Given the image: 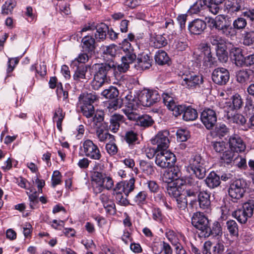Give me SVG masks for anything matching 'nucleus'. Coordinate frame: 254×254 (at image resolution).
<instances>
[{
	"label": "nucleus",
	"instance_id": "4468645a",
	"mask_svg": "<svg viewBox=\"0 0 254 254\" xmlns=\"http://www.w3.org/2000/svg\"><path fill=\"white\" fill-rule=\"evenodd\" d=\"M230 78L229 71L223 67H218L215 69L212 73L213 81L219 85H225Z\"/></svg>",
	"mask_w": 254,
	"mask_h": 254
},
{
	"label": "nucleus",
	"instance_id": "0e129e2a",
	"mask_svg": "<svg viewBox=\"0 0 254 254\" xmlns=\"http://www.w3.org/2000/svg\"><path fill=\"white\" fill-rule=\"evenodd\" d=\"M177 139L180 141H186L190 137L189 132L185 129H179L177 132Z\"/></svg>",
	"mask_w": 254,
	"mask_h": 254
},
{
	"label": "nucleus",
	"instance_id": "774afa93",
	"mask_svg": "<svg viewBox=\"0 0 254 254\" xmlns=\"http://www.w3.org/2000/svg\"><path fill=\"white\" fill-rule=\"evenodd\" d=\"M184 194L176 199L177 203V207L180 210H185L187 207V201Z\"/></svg>",
	"mask_w": 254,
	"mask_h": 254
},
{
	"label": "nucleus",
	"instance_id": "2f4dec72",
	"mask_svg": "<svg viewBox=\"0 0 254 254\" xmlns=\"http://www.w3.org/2000/svg\"><path fill=\"white\" fill-rule=\"evenodd\" d=\"M220 177L215 172H211L206 179L205 182L206 185L211 189H214L219 186L220 184Z\"/></svg>",
	"mask_w": 254,
	"mask_h": 254
},
{
	"label": "nucleus",
	"instance_id": "338daca9",
	"mask_svg": "<svg viewBox=\"0 0 254 254\" xmlns=\"http://www.w3.org/2000/svg\"><path fill=\"white\" fill-rule=\"evenodd\" d=\"M14 6L15 4L12 1H6L2 6V13L5 14L10 13Z\"/></svg>",
	"mask_w": 254,
	"mask_h": 254
},
{
	"label": "nucleus",
	"instance_id": "7c9ffc66",
	"mask_svg": "<svg viewBox=\"0 0 254 254\" xmlns=\"http://www.w3.org/2000/svg\"><path fill=\"white\" fill-rule=\"evenodd\" d=\"M124 122L125 118L123 116L116 114L113 115L110 119V129L114 132H117L120 127V124Z\"/></svg>",
	"mask_w": 254,
	"mask_h": 254
},
{
	"label": "nucleus",
	"instance_id": "f257e3e1",
	"mask_svg": "<svg viewBox=\"0 0 254 254\" xmlns=\"http://www.w3.org/2000/svg\"><path fill=\"white\" fill-rule=\"evenodd\" d=\"M105 161L96 163V193L101 192L104 189L110 190L113 187L112 179L106 174L104 170Z\"/></svg>",
	"mask_w": 254,
	"mask_h": 254
},
{
	"label": "nucleus",
	"instance_id": "1a4fd4ad",
	"mask_svg": "<svg viewBox=\"0 0 254 254\" xmlns=\"http://www.w3.org/2000/svg\"><path fill=\"white\" fill-rule=\"evenodd\" d=\"M125 107L122 110L128 119L134 121L138 118L137 110L136 108L137 101L131 95H127L125 99Z\"/></svg>",
	"mask_w": 254,
	"mask_h": 254
},
{
	"label": "nucleus",
	"instance_id": "a878e982",
	"mask_svg": "<svg viewBox=\"0 0 254 254\" xmlns=\"http://www.w3.org/2000/svg\"><path fill=\"white\" fill-rule=\"evenodd\" d=\"M107 127V126L105 123H102V126L98 127L101 129L100 131H97L98 137L100 141L104 142L109 140L110 142H113L115 140L114 137L106 130Z\"/></svg>",
	"mask_w": 254,
	"mask_h": 254
},
{
	"label": "nucleus",
	"instance_id": "a19ab883",
	"mask_svg": "<svg viewBox=\"0 0 254 254\" xmlns=\"http://www.w3.org/2000/svg\"><path fill=\"white\" fill-rule=\"evenodd\" d=\"M101 95L107 99L113 100L118 97L119 91L117 88L111 86L102 91Z\"/></svg>",
	"mask_w": 254,
	"mask_h": 254
},
{
	"label": "nucleus",
	"instance_id": "e433bc0d",
	"mask_svg": "<svg viewBox=\"0 0 254 254\" xmlns=\"http://www.w3.org/2000/svg\"><path fill=\"white\" fill-rule=\"evenodd\" d=\"M154 59L155 62L161 65L169 64L170 61L167 53L162 50H159L156 53Z\"/></svg>",
	"mask_w": 254,
	"mask_h": 254
},
{
	"label": "nucleus",
	"instance_id": "423d86ee",
	"mask_svg": "<svg viewBox=\"0 0 254 254\" xmlns=\"http://www.w3.org/2000/svg\"><path fill=\"white\" fill-rule=\"evenodd\" d=\"M247 188V184L244 180H236L230 186L228 190L229 195L234 202H237L244 196Z\"/></svg>",
	"mask_w": 254,
	"mask_h": 254
},
{
	"label": "nucleus",
	"instance_id": "680f3d73",
	"mask_svg": "<svg viewBox=\"0 0 254 254\" xmlns=\"http://www.w3.org/2000/svg\"><path fill=\"white\" fill-rule=\"evenodd\" d=\"M62 177V175L59 171H54L51 179L53 188H55L57 185L61 184Z\"/></svg>",
	"mask_w": 254,
	"mask_h": 254
},
{
	"label": "nucleus",
	"instance_id": "cd10ccee",
	"mask_svg": "<svg viewBox=\"0 0 254 254\" xmlns=\"http://www.w3.org/2000/svg\"><path fill=\"white\" fill-rule=\"evenodd\" d=\"M237 153L231 149L227 148L220 156L221 162L227 165L233 163Z\"/></svg>",
	"mask_w": 254,
	"mask_h": 254
},
{
	"label": "nucleus",
	"instance_id": "6ab92c4d",
	"mask_svg": "<svg viewBox=\"0 0 254 254\" xmlns=\"http://www.w3.org/2000/svg\"><path fill=\"white\" fill-rule=\"evenodd\" d=\"M201 46L203 54V65L211 67L215 61V58L212 55L210 46L208 44H202Z\"/></svg>",
	"mask_w": 254,
	"mask_h": 254
},
{
	"label": "nucleus",
	"instance_id": "0eeeda50",
	"mask_svg": "<svg viewBox=\"0 0 254 254\" xmlns=\"http://www.w3.org/2000/svg\"><path fill=\"white\" fill-rule=\"evenodd\" d=\"M202 181L189 178L185 181V184L182 186L183 192L185 196L195 197L198 192L201 191Z\"/></svg>",
	"mask_w": 254,
	"mask_h": 254
},
{
	"label": "nucleus",
	"instance_id": "13d9d810",
	"mask_svg": "<svg viewBox=\"0 0 254 254\" xmlns=\"http://www.w3.org/2000/svg\"><path fill=\"white\" fill-rule=\"evenodd\" d=\"M215 132L219 137H224L228 134L229 129L224 124H219L215 127Z\"/></svg>",
	"mask_w": 254,
	"mask_h": 254
},
{
	"label": "nucleus",
	"instance_id": "412c9836",
	"mask_svg": "<svg viewBox=\"0 0 254 254\" xmlns=\"http://www.w3.org/2000/svg\"><path fill=\"white\" fill-rule=\"evenodd\" d=\"M137 67L142 70L149 68L152 63V58L150 54L142 53L138 55L137 58Z\"/></svg>",
	"mask_w": 254,
	"mask_h": 254
},
{
	"label": "nucleus",
	"instance_id": "4be33fe9",
	"mask_svg": "<svg viewBox=\"0 0 254 254\" xmlns=\"http://www.w3.org/2000/svg\"><path fill=\"white\" fill-rule=\"evenodd\" d=\"M230 55L232 60L235 61L238 66H241L245 62V58L242 54V49L238 47L232 48L230 52Z\"/></svg>",
	"mask_w": 254,
	"mask_h": 254
},
{
	"label": "nucleus",
	"instance_id": "72a5a7b5",
	"mask_svg": "<svg viewBox=\"0 0 254 254\" xmlns=\"http://www.w3.org/2000/svg\"><path fill=\"white\" fill-rule=\"evenodd\" d=\"M65 117V113L63 109L59 107L57 108L54 112L53 120L57 123V127L60 131L62 130V122Z\"/></svg>",
	"mask_w": 254,
	"mask_h": 254
},
{
	"label": "nucleus",
	"instance_id": "f03ea898",
	"mask_svg": "<svg viewBox=\"0 0 254 254\" xmlns=\"http://www.w3.org/2000/svg\"><path fill=\"white\" fill-rule=\"evenodd\" d=\"M95 101V95L90 93H83L78 97V105L83 115L87 118L93 117L94 114L93 104Z\"/></svg>",
	"mask_w": 254,
	"mask_h": 254
},
{
	"label": "nucleus",
	"instance_id": "de8ad7c7",
	"mask_svg": "<svg viewBox=\"0 0 254 254\" xmlns=\"http://www.w3.org/2000/svg\"><path fill=\"white\" fill-rule=\"evenodd\" d=\"M211 146L216 152L221 154L227 149L226 142L223 141H212L211 142Z\"/></svg>",
	"mask_w": 254,
	"mask_h": 254
},
{
	"label": "nucleus",
	"instance_id": "79ce46f5",
	"mask_svg": "<svg viewBox=\"0 0 254 254\" xmlns=\"http://www.w3.org/2000/svg\"><path fill=\"white\" fill-rule=\"evenodd\" d=\"M210 3V0H198L190 8V12L196 14L201 9H205L206 5Z\"/></svg>",
	"mask_w": 254,
	"mask_h": 254
},
{
	"label": "nucleus",
	"instance_id": "f3484780",
	"mask_svg": "<svg viewBox=\"0 0 254 254\" xmlns=\"http://www.w3.org/2000/svg\"><path fill=\"white\" fill-rule=\"evenodd\" d=\"M117 46L115 44L109 46H102L97 52L98 55H100L105 61H108L110 58L115 57L117 53Z\"/></svg>",
	"mask_w": 254,
	"mask_h": 254
},
{
	"label": "nucleus",
	"instance_id": "20e7f679",
	"mask_svg": "<svg viewBox=\"0 0 254 254\" xmlns=\"http://www.w3.org/2000/svg\"><path fill=\"white\" fill-rule=\"evenodd\" d=\"M189 168L199 179H203L206 175L204 160L199 155L192 156L189 161Z\"/></svg>",
	"mask_w": 254,
	"mask_h": 254
},
{
	"label": "nucleus",
	"instance_id": "b1692460",
	"mask_svg": "<svg viewBox=\"0 0 254 254\" xmlns=\"http://www.w3.org/2000/svg\"><path fill=\"white\" fill-rule=\"evenodd\" d=\"M99 201L107 213L110 214L115 213V204L109 198L107 195L105 193L101 194L99 197Z\"/></svg>",
	"mask_w": 254,
	"mask_h": 254
},
{
	"label": "nucleus",
	"instance_id": "aec40b11",
	"mask_svg": "<svg viewBox=\"0 0 254 254\" xmlns=\"http://www.w3.org/2000/svg\"><path fill=\"white\" fill-rule=\"evenodd\" d=\"M247 25V22L246 19L243 17H238L233 22V26L230 25L229 38L235 36L237 35V31L243 30Z\"/></svg>",
	"mask_w": 254,
	"mask_h": 254
},
{
	"label": "nucleus",
	"instance_id": "6e6552de",
	"mask_svg": "<svg viewBox=\"0 0 254 254\" xmlns=\"http://www.w3.org/2000/svg\"><path fill=\"white\" fill-rule=\"evenodd\" d=\"M160 99V95L156 90L144 89L138 96V100L143 106L150 107Z\"/></svg>",
	"mask_w": 254,
	"mask_h": 254
},
{
	"label": "nucleus",
	"instance_id": "f704fd0d",
	"mask_svg": "<svg viewBox=\"0 0 254 254\" xmlns=\"http://www.w3.org/2000/svg\"><path fill=\"white\" fill-rule=\"evenodd\" d=\"M83 147L85 155L91 158L94 159L95 156V145L92 141L89 139L85 140L83 143Z\"/></svg>",
	"mask_w": 254,
	"mask_h": 254
},
{
	"label": "nucleus",
	"instance_id": "ea45409f",
	"mask_svg": "<svg viewBox=\"0 0 254 254\" xmlns=\"http://www.w3.org/2000/svg\"><path fill=\"white\" fill-rule=\"evenodd\" d=\"M74 68H75V73L73 75V79L75 80L80 81L81 79H85L86 66L81 64L80 65L74 66Z\"/></svg>",
	"mask_w": 254,
	"mask_h": 254
},
{
	"label": "nucleus",
	"instance_id": "a211bd4d",
	"mask_svg": "<svg viewBox=\"0 0 254 254\" xmlns=\"http://www.w3.org/2000/svg\"><path fill=\"white\" fill-rule=\"evenodd\" d=\"M206 28V24L205 21L199 19L193 20L188 26V29L190 33L194 35H200Z\"/></svg>",
	"mask_w": 254,
	"mask_h": 254
},
{
	"label": "nucleus",
	"instance_id": "473e14b6",
	"mask_svg": "<svg viewBox=\"0 0 254 254\" xmlns=\"http://www.w3.org/2000/svg\"><path fill=\"white\" fill-rule=\"evenodd\" d=\"M208 42L213 46L217 47V48L223 46L225 43V40L220 35L211 33L207 37Z\"/></svg>",
	"mask_w": 254,
	"mask_h": 254
},
{
	"label": "nucleus",
	"instance_id": "c9c22d12",
	"mask_svg": "<svg viewBox=\"0 0 254 254\" xmlns=\"http://www.w3.org/2000/svg\"><path fill=\"white\" fill-rule=\"evenodd\" d=\"M197 118V112L190 106H186L183 112V119L186 121H193Z\"/></svg>",
	"mask_w": 254,
	"mask_h": 254
},
{
	"label": "nucleus",
	"instance_id": "2eb2a0df",
	"mask_svg": "<svg viewBox=\"0 0 254 254\" xmlns=\"http://www.w3.org/2000/svg\"><path fill=\"white\" fill-rule=\"evenodd\" d=\"M200 119L207 129H211L216 125L217 116L214 110L207 109L201 113Z\"/></svg>",
	"mask_w": 254,
	"mask_h": 254
},
{
	"label": "nucleus",
	"instance_id": "3c124183",
	"mask_svg": "<svg viewBox=\"0 0 254 254\" xmlns=\"http://www.w3.org/2000/svg\"><path fill=\"white\" fill-rule=\"evenodd\" d=\"M216 55L218 60L222 63H226L228 61V53L224 46L216 49Z\"/></svg>",
	"mask_w": 254,
	"mask_h": 254
},
{
	"label": "nucleus",
	"instance_id": "49530a36",
	"mask_svg": "<svg viewBox=\"0 0 254 254\" xmlns=\"http://www.w3.org/2000/svg\"><path fill=\"white\" fill-rule=\"evenodd\" d=\"M242 210L249 216L251 217L254 213V200L250 199L244 203Z\"/></svg>",
	"mask_w": 254,
	"mask_h": 254
},
{
	"label": "nucleus",
	"instance_id": "393cba45",
	"mask_svg": "<svg viewBox=\"0 0 254 254\" xmlns=\"http://www.w3.org/2000/svg\"><path fill=\"white\" fill-rule=\"evenodd\" d=\"M208 230L205 231V233L203 234L204 238H208L210 236L213 237L220 236L222 234V229L220 224L217 221H215L210 227V225L208 227Z\"/></svg>",
	"mask_w": 254,
	"mask_h": 254
},
{
	"label": "nucleus",
	"instance_id": "6e6d98bb",
	"mask_svg": "<svg viewBox=\"0 0 254 254\" xmlns=\"http://www.w3.org/2000/svg\"><path fill=\"white\" fill-rule=\"evenodd\" d=\"M236 155V157L232 165L236 166L241 169H246L247 168L246 159L239 156L238 153Z\"/></svg>",
	"mask_w": 254,
	"mask_h": 254
},
{
	"label": "nucleus",
	"instance_id": "4d7b16f0",
	"mask_svg": "<svg viewBox=\"0 0 254 254\" xmlns=\"http://www.w3.org/2000/svg\"><path fill=\"white\" fill-rule=\"evenodd\" d=\"M88 57L86 54H80L78 57L72 61L71 63V66L74 68V66L80 65L83 64L88 61Z\"/></svg>",
	"mask_w": 254,
	"mask_h": 254
},
{
	"label": "nucleus",
	"instance_id": "9d476101",
	"mask_svg": "<svg viewBox=\"0 0 254 254\" xmlns=\"http://www.w3.org/2000/svg\"><path fill=\"white\" fill-rule=\"evenodd\" d=\"M207 22L209 23L210 26L215 28L222 35L229 38L230 24L226 22L224 17L218 15L215 19L209 18Z\"/></svg>",
	"mask_w": 254,
	"mask_h": 254
},
{
	"label": "nucleus",
	"instance_id": "e2e57ef3",
	"mask_svg": "<svg viewBox=\"0 0 254 254\" xmlns=\"http://www.w3.org/2000/svg\"><path fill=\"white\" fill-rule=\"evenodd\" d=\"M173 112V114L176 117L181 115L183 113L185 109V105H176L174 104L168 108Z\"/></svg>",
	"mask_w": 254,
	"mask_h": 254
},
{
	"label": "nucleus",
	"instance_id": "5701e85b",
	"mask_svg": "<svg viewBox=\"0 0 254 254\" xmlns=\"http://www.w3.org/2000/svg\"><path fill=\"white\" fill-rule=\"evenodd\" d=\"M210 193L206 190H202L198 194L197 199L199 205L202 209H208L210 205Z\"/></svg>",
	"mask_w": 254,
	"mask_h": 254
},
{
	"label": "nucleus",
	"instance_id": "9b49d317",
	"mask_svg": "<svg viewBox=\"0 0 254 254\" xmlns=\"http://www.w3.org/2000/svg\"><path fill=\"white\" fill-rule=\"evenodd\" d=\"M191 223L196 229L200 231V237H203V234L208 230L209 222L208 218L203 213L196 212L194 213L191 218Z\"/></svg>",
	"mask_w": 254,
	"mask_h": 254
},
{
	"label": "nucleus",
	"instance_id": "f8f14e48",
	"mask_svg": "<svg viewBox=\"0 0 254 254\" xmlns=\"http://www.w3.org/2000/svg\"><path fill=\"white\" fill-rule=\"evenodd\" d=\"M169 132L168 130L159 131L153 138L151 139V143L157 145L158 151L166 150L169 147L170 140L168 136Z\"/></svg>",
	"mask_w": 254,
	"mask_h": 254
},
{
	"label": "nucleus",
	"instance_id": "7ed1b4c3",
	"mask_svg": "<svg viewBox=\"0 0 254 254\" xmlns=\"http://www.w3.org/2000/svg\"><path fill=\"white\" fill-rule=\"evenodd\" d=\"M123 44V49L125 55L122 58V64L116 66L117 69L121 72H126L129 67V64L137 59L136 54L131 47L130 44L125 41Z\"/></svg>",
	"mask_w": 254,
	"mask_h": 254
},
{
	"label": "nucleus",
	"instance_id": "bb28decb",
	"mask_svg": "<svg viewBox=\"0 0 254 254\" xmlns=\"http://www.w3.org/2000/svg\"><path fill=\"white\" fill-rule=\"evenodd\" d=\"M203 82L202 75H194L190 78H186L184 79L182 84L187 85L189 88H194L200 85Z\"/></svg>",
	"mask_w": 254,
	"mask_h": 254
},
{
	"label": "nucleus",
	"instance_id": "09e8293b",
	"mask_svg": "<svg viewBox=\"0 0 254 254\" xmlns=\"http://www.w3.org/2000/svg\"><path fill=\"white\" fill-rule=\"evenodd\" d=\"M182 189L183 187L168 186L167 188V192L170 196L175 197L176 199L183 194L181 193Z\"/></svg>",
	"mask_w": 254,
	"mask_h": 254
},
{
	"label": "nucleus",
	"instance_id": "37998d69",
	"mask_svg": "<svg viewBox=\"0 0 254 254\" xmlns=\"http://www.w3.org/2000/svg\"><path fill=\"white\" fill-rule=\"evenodd\" d=\"M232 216L240 223L245 224L250 218L242 209H238L232 213Z\"/></svg>",
	"mask_w": 254,
	"mask_h": 254
},
{
	"label": "nucleus",
	"instance_id": "c756f323",
	"mask_svg": "<svg viewBox=\"0 0 254 254\" xmlns=\"http://www.w3.org/2000/svg\"><path fill=\"white\" fill-rule=\"evenodd\" d=\"M83 43V49L84 50L88 53H95V41L94 38L91 36H85L82 40Z\"/></svg>",
	"mask_w": 254,
	"mask_h": 254
},
{
	"label": "nucleus",
	"instance_id": "bf43d9fd",
	"mask_svg": "<svg viewBox=\"0 0 254 254\" xmlns=\"http://www.w3.org/2000/svg\"><path fill=\"white\" fill-rule=\"evenodd\" d=\"M147 195L146 191H141L134 196L133 201L138 205L142 204L145 202Z\"/></svg>",
	"mask_w": 254,
	"mask_h": 254
},
{
	"label": "nucleus",
	"instance_id": "603ef678",
	"mask_svg": "<svg viewBox=\"0 0 254 254\" xmlns=\"http://www.w3.org/2000/svg\"><path fill=\"white\" fill-rule=\"evenodd\" d=\"M254 43V31H246L243 34V44L246 46H250Z\"/></svg>",
	"mask_w": 254,
	"mask_h": 254
},
{
	"label": "nucleus",
	"instance_id": "4c0bfd02",
	"mask_svg": "<svg viewBox=\"0 0 254 254\" xmlns=\"http://www.w3.org/2000/svg\"><path fill=\"white\" fill-rule=\"evenodd\" d=\"M135 121H136L138 125L145 127H150L154 123L152 117L148 115L139 116L138 114V118Z\"/></svg>",
	"mask_w": 254,
	"mask_h": 254
},
{
	"label": "nucleus",
	"instance_id": "c03bdc74",
	"mask_svg": "<svg viewBox=\"0 0 254 254\" xmlns=\"http://www.w3.org/2000/svg\"><path fill=\"white\" fill-rule=\"evenodd\" d=\"M135 179L133 178L130 179L128 181L123 182L122 191L126 195L133 191L134 189Z\"/></svg>",
	"mask_w": 254,
	"mask_h": 254
},
{
	"label": "nucleus",
	"instance_id": "58836bf2",
	"mask_svg": "<svg viewBox=\"0 0 254 254\" xmlns=\"http://www.w3.org/2000/svg\"><path fill=\"white\" fill-rule=\"evenodd\" d=\"M252 71L247 70H240L236 73V80L241 84H246L249 80Z\"/></svg>",
	"mask_w": 254,
	"mask_h": 254
},
{
	"label": "nucleus",
	"instance_id": "69168bd1",
	"mask_svg": "<svg viewBox=\"0 0 254 254\" xmlns=\"http://www.w3.org/2000/svg\"><path fill=\"white\" fill-rule=\"evenodd\" d=\"M140 166L142 170L145 174L152 175L154 173L153 167L150 163L142 162L141 163Z\"/></svg>",
	"mask_w": 254,
	"mask_h": 254
},
{
	"label": "nucleus",
	"instance_id": "a18cd8bd",
	"mask_svg": "<svg viewBox=\"0 0 254 254\" xmlns=\"http://www.w3.org/2000/svg\"><path fill=\"white\" fill-rule=\"evenodd\" d=\"M108 30V27L104 23H100L96 25V38L97 36L99 39L103 40L106 37V32Z\"/></svg>",
	"mask_w": 254,
	"mask_h": 254
},
{
	"label": "nucleus",
	"instance_id": "864d4df0",
	"mask_svg": "<svg viewBox=\"0 0 254 254\" xmlns=\"http://www.w3.org/2000/svg\"><path fill=\"white\" fill-rule=\"evenodd\" d=\"M226 226L231 235L237 236L238 235V226L234 220H229L226 223Z\"/></svg>",
	"mask_w": 254,
	"mask_h": 254
},
{
	"label": "nucleus",
	"instance_id": "39448f33",
	"mask_svg": "<svg viewBox=\"0 0 254 254\" xmlns=\"http://www.w3.org/2000/svg\"><path fill=\"white\" fill-rule=\"evenodd\" d=\"M176 161L174 154L166 150L156 152L155 164L162 169L173 166Z\"/></svg>",
	"mask_w": 254,
	"mask_h": 254
},
{
	"label": "nucleus",
	"instance_id": "5fc2aeb1",
	"mask_svg": "<svg viewBox=\"0 0 254 254\" xmlns=\"http://www.w3.org/2000/svg\"><path fill=\"white\" fill-rule=\"evenodd\" d=\"M167 44V40L162 35H156L153 39V46L156 48L164 47Z\"/></svg>",
	"mask_w": 254,
	"mask_h": 254
},
{
	"label": "nucleus",
	"instance_id": "052dcab7",
	"mask_svg": "<svg viewBox=\"0 0 254 254\" xmlns=\"http://www.w3.org/2000/svg\"><path fill=\"white\" fill-rule=\"evenodd\" d=\"M124 139L129 144H133L137 139V134L132 130L127 131Z\"/></svg>",
	"mask_w": 254,
	"mask_h": 254
},
{
	"label": "nucleus",
	"instance_id": "ddd939ff",
	"mask_svg": "<svg viewBox=\"0 0 254 254\" xmlns=\"http://www.w3.org/2000/svg\"><path fill=\"white\" fill-rule=\"evenodd\" d=\"M117 66L114 63L111 62L108 64H96V77H97L101 81L96 80V86L100 87L105 83V79L106 77L107 72L111 68H116Z\"/></svg>",
	"mask_w": 254,
	"mask_h": 254
},
{
	"label": "nucleus",
	"instance_id": "dca6fc26",
	"mask_svg": "<svg viewBox=\"0 0 254 254\" xmlns=\"http://www.w3.org/2000/svg\"><path fill=\"white\" fill-rule=\"evenodd\" d=\"M230 148L238 153L244 151L246 144L241 137L238 134H233L230 136L228 141Z\"/></svg>",
	"mask_w": 254,
	"mask_h": 254
},
{
	"label": "nucleus",
	"instance_id": "c85d7f7f",
	"mask_svg": "<svg viewBox=\"0 0 254 254\" xmlns=\"http://www.w3.org/2000/svg\"><path fill=\"white\" fill-rule=\"evenodd\" d=\"M225 5L229 11L234 12L241 10L244 6L243 0H227L225 2Z\"/></svg>",
	"mask_w": 254,
	"mask_h": 254
},
{
	"label": "nucleus",
	"instance_id": "8fccbe9b",
	"mask_svg": "<svg viewBox=\"0 0 254 254\" xmlns=\"http://www.w3.org/2000/svg\"><path fill=\"white\" fill-rule=\"evenodd\" d=\"M179 172L174 173L172 170L165 171L163 175V181L166 183H169L175 180H177L179 178Z\"/></svg>",
	"mask_w": 254,
	"mask_h": 254
}]
</instances>
